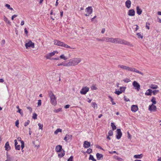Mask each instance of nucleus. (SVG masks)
Instances as JSON below:
<instances>
[{"mask_svg": "<svg viewBox=\"0 0 161 161\" xmlns=\"http://www.w3.org/2000/svg\"><path fill=\"white\" fill-rule=\"evenodd\" d=\"M112 43H119L133 47V45L130 44L129 42L118 38H113L112 40Z\"/></svg>", "mask_w": 161, "mask_h": 161, "instance_id": "1", "label": "nucleus"}, {"mask_svg": "<svg viewBox=\"0 0 161 161\" xmlns=\"http://www.w3.org/2000/svg\"><path fill=\"white\" fill-rule=\"evenodd\" d=\"M81 61V59L80 58H74L70 59L69 62V66H75L77 65L79 63H80Z\"/></svg>", "mask_w": 161, "mask_h": 161, "instance_id": "2", "label": "nucleus"}, {"mask_svg": "<svg viewBox=\"0 0 161 161\" xmlns=\"http://www.w3.org/2000/svg\"><path fill=\"white\" fill-rule=\"evenodd\" d=\"M49 97L50 99L51 103L54 106H55L57 103L56 98L55 96L52 91H50L48 93Z\"/></svg>", "mask_w": 161, "mask_h": 161, "instance_id": "3", "label": "nucleus"}, {"mask_svg": "<svg viewBox=\"0 0 161 161\" xmlns=\"http://www.w3.org/2000/svg\"><path fill=\"white\" fill-rule=\"evenodd\" d=\"M62 147L61 146L58 145L56 146L55 148L56 151L58 153V156L59 157H63L64 155V150H62Z\"/></svg>", "mask_w": 161, "mask_h": 161, "instance_id": "4", "label": "nucleus"}, {"mask_svg": "<svg viewBox=\"0 0 161 161\" xmlns=\"http://www.w3.org/2000/svg\"><path fill=\"white\" fill-rule=\"evenodd\" d=\"M54 44L55 45L57 46H60L61 47H64L68 48H72L70 46L65 44L63 42H61L60 41L56 40L54 41Z\"/></svg>", "mask_w": 161, "mask_h": 161, "instance_id": "5", "label": "nucleus"}, {"mask_svg": "<svg viewBox=\"0 0 161 161\" xmlns=\"http://www.w3.org/2000/svg\"><path fill=\"white\" fill-rule=\"evenodd\" d=\"M58 52L57 51H54L53 52L48 53L45 56V58L47 59H53L52 57L55 54H58Z\"/></svg>", "mask_w": 161, "mask_h": 161, "instance_id": "6", "label": "nucleus"}, {"mask_svg": "<svg viewBox=\"0 0 161 161\" xmlns=\"http://www.w3.org/2000/svg\"><path fill=\"white\" fill-rule=\"evenodd\" d=\"M125 70L130 71L134 72L136 73H139L142 75H143V73L140 72L138 70H137L136 69L133 67H130L127 66Z\"/></svg>", "mask_w": 161, "mask_h": 161, "instance_id": "7", "label": "nucleus"}, {"mask_svg": "<svg viewBox=\"0 0 161 161\" xmlns=\"http://www.w3.org/2000/svg\"><path fill=\"white\" fill-rule=\"evenodd\" d=\"M125 70L130 71L134 72L136 73H139L142 75H143V73L140 72L138 70H137L136 69L133 67H130L127 66Z\"/></svg>", "mask_w": 161, "mask_h": 161, "instance_id": "8", "label": "nucleus"}, {"mask_svg": "<svg viewBox=\"0 0 161 161\" xmlns=\"http://www.w3.org/2000/svg\"><path fill=\"white\" fill-rule=\"evenodd\" d=\"M25 45L26 49H28L29 47H31L32 48H34V43L30 40L27 41Z\"/></svg>", "mask_w": 161, "mask_h": 161, "instance_id": "9", "label": "nucleus"}, {"mask_svg": "<svg viewBox=\"0 0 161 161\" xmlns=\"http://www.w3.org/2000/svg\"><path fill=\"white\" fill-rule=\"evenodd\" d=\"M89 88L87 86H83L80 90V93L81 94L85 95L89 91Z\"/></svg>", "mask_w": 161, "mask_h": 161, "instance_id": "10", "label": "nucleus"}, {"mask_svg": "<svg viewBox=\"0 0 161 161\" xmlns=\"http://www.w3.org/2000/svg\"><path fill=\"white\" fill-rule=\"evenodd\" d=\"M85 12L86 13L85 15L87 16L91 14L92 12V8L91 6H89L85 9Z\"/></svg>", "mask_w": 161, "mask_h": 161, "instance_id": "11", "label": "nucleus"}, {"mask_svg": "<svg viewBox=\"0 0 161 161\" xmlns=\"http://www.w3.org/2000/svg\"><path fill=\"white\" fill-rule=\"evenodd\" d=\"M132 85L134 87L136 90L138 91H139L140 89V85L136 81H134L132 83Z\"/></svg>", "mask_w": 161, "mask_h": 161, "instance_id": "12", "label": "nucleus"}, {"mask_svg": "<svg viewBox=\"0 0 161 161\" xmlns=\"http://www.w3.org/2000/svg\"><path fill=\"white\" fill-rule=\"evenodd\" d=\"M122 136V133L121 132V130L119 129H118L117 130V133L116 134V137L117 139H120Z\"/></svg>", "mask_w": 161, "mask_h": 161, "instance_id": "13", "label": "nucleus"}, {"mask_svg": "<svg viewBox=\"0 0 161 161\" xmlns=\"http://www.w3.org/2000/svg\"><path fill=\"white\" fill-rule=\"evenodd\" d=\"M156 107L153 104L150 105L149 106L148 109L151 111L155 112L156 110Z\"/></svg>", "mask_w": 161, "mask_h": 161, "instance_id": "14", "label": "nucleus"}, {"mask_svg": "<svg viewBox=\"0 0 161 161\" xmlns=\"http://www.w3.org/2000/svg\"><path fill=\"white\" fill-rule=\"evenodd\" d=\"M112 37H103L102 38V40L103 41H105L107 42H111L112 43Z\"/></svg>", "mask_w": 161, "mask_h": 161, "instance_id": "15", "label": "nucleus"}, {"mask_svg": "<svg viewBox=\"0 0 161 161\" xmlns=\"http://www.w3.org/2000/svg\"><path fill=\"white\" fill-rule=\"evenodd\" d=\"M128 15L130 16H133L135 15V11L133 9L129 10L128 12Z\"/></svg>", "mask_w": 161, "mask_h": 161, "instance_id": "16", "label": "nucleus"}, {"mask_svg": "<svg viewBox=\"0 0 161 161\" xmlns=\"http://www.w3.org/2000/svg\"><path fill=\"white\" fill-rule=\"evenodd\" d=\"M91 146V143L87 141H85L84 142L83 147L85 148H88Z\"/></svg>", "mask_w": 161, "mask_h": 161, "instance_id": "17", "label": "nucleus"}, {"mask_svg": "<svg viewBox=\"0 0 161 161\" xmlns=\"http://www.w3.org/2000/svg\"><path fill=\"white\" fill-rule=\"evenodd\" d=\"M138 108L137 105H133L131 106V110L134 112H135L138 110Z\"/></svg>", "mask_w": 161, "mask_h": 161, "instance_id": "18", "label": "nucleus"}, {"mask_svg": "<svg viewBox=\"0 0 161 161\" xmlns=\"http://www.w3.org/2000/svg\"><path fill=\"white\" fill-rule=\"evenodd\" d=\"M4 147L5 148V149L7 151H9L11 149V147L9 145V142H7L4 146Z\"/></svg>", "mask_w": 161, "mask_h": 161, "instance_id": "19", "label": "nucleus"}, {"mask_svg": "<svg viewBox=\"0 0 161 161\" xmlns=\"http://www.w3.org/2000/svg\"><path fill=\"white\" fill-rule=\"evenodd\" d=\"M72 136L69 134H66L65 137L64 138V140L65 142H67L68 140H71L72 139Z\"/></svg>", "mask_w": 161, "mask_h": 161, "instance_id": "20", "label": "nucleus"}, {"mask_svg": "<svg viewBox=\"0 0 161 161\" xmlns=\"http://www.w3.org/2000/svg\"><path fill=\"white\" fill-rule=\"evenodd\" d=\"M131 4V2L130 0H127L125 3V5L126 7L129 8L130 7Z\"/></svg>", "mask_w": 161, "mask_h": 161, "instance_id": "21", "label": "nucleus"}, {"mask_svg": "<svg viewBox=\"0 0 161 161\" xmlns=\"http://www.w3.org/2000/svg\"><path fill=\"white\" fill-rule=\"evenodd\" d=\"M12 158L8 154V152H6V160L5 161H12Z\"/></svg>", "mask_w": 161, "mask_h": 161, "instance_id": "22", "label": "nucleus"}, {"mask_svg": "<svg viewBox=\"0 0 161 161\" xmlns=\"http://www.w3.org/2000/svg\"><path fill=\"white\" fill-rule=\"evenodd\" d=\"M68 64V62L67 63H66L65 62H63L60 63L58 64H57V66H60L63 65L64 66H69Z\"/></svg>", "mask_w": 161, "mask_h": 161, "instance_id": "23", "label": "nucleus"}, {"mask_svg": "<svg viewBox=\"0 0 161 161\" xmlns=\"http://www.w3.org/2000/svg\"><path fill=\"white\" fill-rule=\"evenodd\" d=\"M152 91L150 89H148L147 90L146 92L145 93V95L147 96H151L152 94Z\"/></svg>", "mask_w": 161, "mask_h": 161, "instance_id": "24", "label": "nucleus"}, {"mask_svg": "<svg viewBox=\"0 0 161 161\" xmlns=\"http://www.w3.org/2000/svg\"><path fill=\"white\" fill-rule=\"evenodd\" d=\"M143 157V155L142 154L138 155H135L134 156V158L136 159H141Z\"/></svg>", "mask_w": 161, "mask_h": 161, "instance_id": "25", "label": "nucleus"}, {"mask_svg": "<svg viewBox=\"0 0 161 161\" xmlns=\"http://www.w3.org/2000/svg\"><path fill=\"white\" fill-rule=\"evenodd\" d=\"M96 157L97 159L99 160L103 158V155L102 154L97 153L96 154Z\"/></svg>", "mask_w": 161, "mask_h": 161, "instance_id": "26", "label": "nucleus"}, {"mask_svg": "<svg viewBox=\"0 0 161 161\" xmlns=\"http://www.w3.org/2000/svg\"><path fill=\"white\" fill-rule=\"evenodd\" d=\"M136 12L138 15H140L141 14L142 11V9L140 8L139 6H137L136 7Z\"/></svg>", "mask_w": 161, "mask_h": 161, "instance_id": "27", "label": "nucleus"}, {"mask_svg": "<svg viewBox=\"0 0 161 161\" xmlns=\"http://www.w3.org/2000/svg\"><path fill=\"white\" fill-rule=\"evenodd\" d=\"M149 87L153 89H155L158 88L157 85L153 84H152Z\"/></svg>", "mask_w": 161, "mask_h": 161, "instance_id": "28", "label": "nucleus"}, {"mask_svg": "<svg viewBox=\"0 0 161 161\" xmlns=\"http://www.w3.org/2000/svg\"><path fill=\"white\" fill-rule=\"evenodd\" d=\"M91 105L92 107L94 109H97V106L95 103H93L92 102L91 103Z\"/></svg>", "mask_w": 161, "mask_h": 161, "instance_id": "29", "label": "nucleus"}, {"mask_svg": "<svg viewBox=\"0 0 161 161\" xmlns=\"http://www.w3.org/2000/svg\"><path fill=\"white\" fill-rule=\"evenodd\" d=\"M59 58L60 59H63L64 60H66L68 59L66 57L64 54L61 55Z\"/></svg>", "mask_w": 161, "mask_h": 161, "instance_id": "30", "label": "nucleus"}, {"mask_svg": "<svg viewBox=\"0 0 161 161\" xmlns=\"http://www.w3.org/2000/svg\"><path fill=\"white\" fill-rule=\"evenodd\" d=\"M62 130L60 128L57 129L54 132V133L55 135H57L58 132H61Z\"/></svg>", "mask_w": 161, "mask_h": 161, "instance_id": "31", "label": "nucleus"}, {"mask_svg": "<svg viewBox=\"0 0 161 161\" xmlns=\"http://www.w3.org/2000/svg\"><path fill=\"white\" fill-rule=\"evenodd\" d=\"M114 158L116 159L118 161H124V160L122 158L119 157L117 156H114Z\"/></svg>", "mask_w": 161, "mask_h": 161, "instance_id": "32", "label": "nucleus"}, {"mask_svg": "<svg viewBox=\"0 0 161 161\" xmlns=\"http://www.w3.org/2000/svg\"><path fill=\"white\" fill-rule=\"evenodd\" d=\"M111 126L112 127L113 130L116 129V127L114 123H111Z\"/></svg>", "mask_w": 161, "mask_h": 161, "instance_id": "33", "label": "nucleus"}, {"mask_svg": "<svg viewBox=\"0 0 161 161\" xmlns=\"http://www.w3.org/2000/svg\"><path fill=\"white\" fill-rule=\"evenodd\" d=\"M118 66L119 68H120L123 69L125 70L127 66L119 64V65Z\"/></svg>", "mask_w": 161, "mask_h": 161, "instance_id": "34", "label": "nucleus"}, {"mask_svg": "<svg viewBox=\"0 0 161 161\" xmlns=\"http://www.w3.org/2000/svg\"><path fill=\"white\" fill-rule=\"evenodd\" d=\"M126 89L125 87H120L119 88V91L121 92V93L125 92Z\"/></svg>", "mask_w": 161, "mask_h": 161, "instance_id": "35", "label": "nucleus"}, {"mask_svg": "<svg viewBox=\"0 0 161 161\" xmlns=\"http://www.w3.org/2000/svg\"><path fill=\"white\" fill-rule=\"evenodd\" d=\"M4 20L7 23H8L10 24V22L9 20L5 16H4L3 17Z\"/></svg>", "mask_w": 161, "mask_h": 161, "instance_id": "36", "label": "nucleus"}, {"mask_svg": "<svg viewBox=\"0 0 161 161\" xmlns=\"http://www.w3.org/2000/svg\"><path fill=\"white\" fill-rule=\"evenodd\" d=\"M114 93L117 95H119L122 93L121 91L119 90H118L117 89H115V91L114 92Z\"/></svg>", "mask_w": 161, "mask_h": 161, "instance_id": "37", "label": "nucleus"}, {"mask_svg": "<svg viewBox=\"0 0 161 161\" xmlns=\"http://www.w3.org/2000/svg\"><path fill=\"white\" fill-rule=\"evenodd\" d=\"M159 92V90H155L152 91V93H153V95H155L158 93Z\"/></svg>", "mask_w": 161, "mask_h": 161, "instance_id": "38", "label": "nucleus"}, {"mask_svg": "<svg viewBox=\"0 0 161 161\" xmlns=\"http://www.w3.org/2000/svg\"><path fill=\"white\" fill-rule=\"evenodd\" d=\"M91 88L92 90H96L97 88L96 87V85H92L91 86Z\"/></svg>", "mask_w": 161, "mask_h": 161, "instance_id": "39", "label": "nucleus"}, {"mask_svg": "<svg viewBox=\"0 0 161 161\" xmlns=\"http://www.w3.org/2000/svg\"><path fill=\"white\" fill-rule=\"evenodd\" d=\"M62 111V109L61 108H58V109H55L54 110V113H58L59 112H61Z\"/></svg>", "mask_w": 161, "mask_h": 161, "instance_id": "40", "label": "nucleus"}, {"mask_svg": "<svg viewBox=\"0 0 161 161\" xmlns=\"http://www.w3.org/2000/svg\"><path fill=\"white\" fill-rule=\"evenodd\" d=\"M89 159L92 161H96V160L94 158L93 156L92 155H90Z\"/></svg>", "mask_w": 161, "mask_h": 161, "instance_id": "41", "label": "nucleus"}, {"mask_svg": "<svg viewBox=\"0 0 161 161\" xmlns=\"http://www.w3.org/2000/svg\"><path fill=\"white\" fill-rule=\"evenodd\" d=\"M151 102H152L153 103V104H155L156 103V99L155 98V97H153L152 98V99H151Z\"/></svg>", "mask_w": 161, "mask_h": 161, "instance_id": "42", "label": "nucleus"}, {"mask_svg": "<svg viewBox=\"0 0 161 161\" xmlns=\"http://www.w3.org/2000/svg\"><path fill=\"white\" fill-rule=\"evenodd\" d=\"M113 134V131L111 130H110L108 132V135L109 136H112Z\"/></svg>", "mask_w": 161, "mask_h": 161, "instance_id": "43", "label": "nucleus"}, {"mask_svg": "<svg viewBox=\"0 0 161 161\" xmlns=\"http://www.w3.org/2000/svg\"><path fill=\"white\" fill-rule=\"evenodd\" d=\"M37 114L36 113H34L33 114L32 118L34 119H37Z\"/></svg>", "mask_w": 161, "mask_h": 161, "instance_id": "44", "label": "nucleus"}, {"mask_svg": "<svg viewBox=\"0 0 161 161\" xmlns=\"http://www.w3.org/2000/svg\"><path fill=\"white\" fill-rule=\"evenodd\" d=\"M38 125L39 126V129H42L43 127V125L42 124H41L40 123H39L38 124Z\"/></svg>", "mask_w": 161, "mask_h": 161, "instance_id": "45", "label": "nucleus"}, {"mask_svg": "<svg viewBox=\"0 0 161 161\" xmlns=\"http://www.w3.org/2000/svg\"><path fill=\"white\" fill-rule=\"evenodd\" d=\"M17 112L20 113V114L22 116L23 115V111H22L21 109H18V111H17Z\"/></svg>", "mask_w": 161, "mask_h": 161, "instance_id": "46", "label": "nucleus"}, {"mask_svg": "<svg viewBox=\"0 0 161 161\" xmlns=\"http://www.w3.org/2000/svg\"><path fill=\"white\" fill-rule=\"evenodd\" d=\"M136 35L139 38H141V39H142L143 37V36L140 33H138L136 34Z\"/></svg>", "mask_w": 161, "mask_h": 161, "instance_id": "47", "label": "nucleus"}, {"mask_svg": "<svg viewBox=\"0 0 161 161\" xmlns=\"http://www.w3.org/2000/svg\"><path fill=\"white\" fill-rule=\"evenodd\" d=\"M21 147L20 145H18L15 146V149L16 150H19L20 149Z\"/></svg>", "mask_w": 161, "mask_h": 161, "instance_id": "48", "label": "nucleus"}, {"mask_svg": "<svg viewBox=\"0 0 161 161\" xmlns=\"http://www.w3.org/2000/svg\"><path fill=\"white\" fill-rule=\"evenodd\" d=\"M92 152V149L90 148H88L86 152L88 153H90Z\"/></svg>", "mask_w": 161, "mask_h": 161, "instance_id": "49", "label": "nucleus"}, {"mask_svg": "<svg viewBox=\"0 0 161 161\" xmlns=\"http://www.w3.org/2000/svg\"><path fill=\"white\" fill-rule=\"evenodd\" d=\"M21 150L23 149V148L25 146H24V141H21Z\"/></svg>", "mask_w": 161, "mask_h": 161, "instance_id": "50", "label": "nucleus"}, {"mask_svg": "<svg viewBox=\"0 0 161 161\" xmlns=\"http://www.w3.org/2000/svg\"><path fill=\"white\" fill-rule=\"evenodd\" d=\"M30 122V121L29 120H27V121L25 122L24 124V126H26L28 125Z\"/></svg>", "mask_w": 161, "mask_h": 161, "instance_id": "51", "label": "nucleus"}, {"mask_svg": "<svg viewBox=\"0 0 161 161\" xmlns=\"http://www.w3.org/2000/svg\"><path fill=\"white\" fill-rule=\"evenodd\" d=\"M42 104V102L41 100H38V102L37 103V106H41Z\"/></svg>", "mask_w": 161, "mask_h": 161, "instance_id": "52", "label": "nucleus"}, {"mask_svg": "<svg viewBox=\"0 0 161 161\" xmlns=\"http://www.w3.org/2000/svg\"><path fill=\"white\" fill-rule=\"evenodd\" d=\"M15 126L17 127H19V121L18 120L15 121Z\"/></svg>", "mask_w": 161, "mask_h": 161, "instance_id": "53", "label": "nucleus"}, {"mask_svg": "<svg viewBox=\"0 0 161 161\" xmlns=\"http://www.w3.org/2000/svg\"><path fill=\"white\" fill-rule=\"evenodd\" d=\"M124 81L125 82L128 83L130 81V79L128 78H126L124 79Z\"/></svg>", "mask_w": 161, "mask_h": 161, "instance_id": "54", "label": "nucleus"}, {"mask_svg": "<svg viewBox=\"0 0 161 161\" xmlns=\"http://www.w3.org/2000/svg\"><path fill=\"white\" fill-rule=\"evenodd\" d=\"M67 161H73V157L72 156H70Z\"/></svg>", "mask_w": 161, "mask_h": 161, "instance_id": "55", "label": "nucleus"}, {"mask_svg": "<svg viewBox=\"0 0 161 161\" xmlns=\"http://www.w3.org/2000/svg\"><path fill=\"white\" fill-rule=\"evenodd\" d=\"M17 16V15L16 14H14L11 17V19L13 20Z\"/></svg>", "mask_w": 161, "mask_h": 161, "instance_id": "56", "label": "nucleus"}, {"mask_svg": "<svg viewBox=\"0 0 161 161\" xmlns=\"http://www.w3.org/2000/svg\"><path fill=\"white\" fill-rule=\"evenodd\" d=\"M149 23H146V27L148 30H149Z\"/></svg>", "mask_w": 161, "mask_h": 161, "instance_id": "57", "label": "nucleus"}, {"mask_svg": "<svg viewBox=\"0 0 161 161\" xmlns=\"http://www.w3.org/2000/svg\"><path fill=\"white\" fill-rule=\"evenodd\" d=\"M27 108L29 110V111H30L31 113L32 111V108L30 107H27Z\"/></svg>", "mask_w": 161, "mask_h": 161, "instance_id": "58", "label": "nucleus"}, {"mask_svg": "<svg viewBox=\"0 0 161 161\" xmlns=\"http://www.w3.org/2000/svg\"><path fill=\"white\" fill-rule=\"evenodd\" d=\"M111 102H112V103L113 105H115L116 104V103L114 101V99L113 98L110 100Z\"/></svg>", "mask_w": 161, "mask_h": 161, "instance_id": "59", "label": "nucleus"}, {"mask_svg": "<svg viewBox=\"0 0 161 161\" xmlns=\"http://www.w3.org/2000/svg\"><path fill=\"white\" fill-rule=\"evenodd\" d=\"M5 7H6L8 9L10 8V5L8 4H6L5 5Z\"/></svg>", "mask_w": 161, "mask_h": 161, "instance_id": "60", "label": "nucleus"}, {"mask_svg": "<svg viewBox=\"0 0 161 161\" xmlns=\"http://www.w3.org/2000/svg\"><path fill=\"white\" fill-rule=\"evenodd\" d=\"M18 140L19 141H20V142L21 143V141H22L21 140V137H18L17 138Z\"/></svg>", "mask_w": 161, "mask_h": 161, "instance_id": "61", "label": "nucleus"}, {"mask_svg": "<svg viewBox=\"0 0 161 161\" xmlns=\"http://www.w3.org/2000/svg\"><path fill=\"white\" fill-rule=\"evenodd\" d=\"M70 107V105L69 104H67V105H66L65 106H64V108H69Z\"/></svg>", "mask_w": 161, "mask_h": 161, "instance_id": "62", "label": "nucleus"}, {"mask_svg": "<svg viewBox=\"0 0 161 161\" xmlns=\"http://www.w3.org/2000/svg\"><path fill=\"white\" fill-rule=\"evenodd\" d=\"M14 144H15V146H16V145H18V142H17V140H14Z\"/></svg>", "mask_w": 161, "mask_h": 161, "instance_id": "63", "label": "nucleus"}, {"mask_svg": "<svg viewBox=\"0 0 161 161\" xmlns=\"http://www.w3.org/2000/svg\"><path fill=\"white\" fill-rule=\"evenodd\" d=\"M24 31H25V33L26 34H28V31H27V29H26V28H25Z\"/></svg>", "mask_w": 161, "mask_h": 161, "instance_id": "64", "label": "nucleus"}]
</instances>
